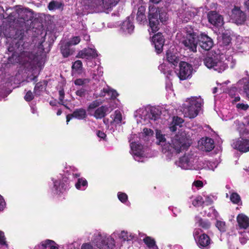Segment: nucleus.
Returning <instances> with one entry per match:
<instances>
[{
	"label": "nucleus",
	"mask_w": 249,
	"mask_h": 249,
	"mask_svg": "<svg viewBox=\"0 0 249 249\" xmlns=\"http://www.w3.org/2000/svg\"><path fill=\"white\" fill-rule=\"evenodd\" d=\"M117 237L125 243V242H129L134 239L135 235L125 231H116L110 236L96 231L93 235L91 241L100 249H113L115 245L114 238Z\"/></svg>",
	"instance_id": "nucleus-1"
},
{
	"label": "nucleus",
	"mask_w": 249,
	"mask_h": 249,
	"mask_svg": "<svg viewBox=\"0 0 249 249\" xmlns=\"http://www.w3.org/2000/svg\"><path fill=\"white\" fill-rule=\"evenodd\" d=\"M185 31L186 33V39L183 41V43L190 51L196 52L198 42L200 47L205 50H209L213 47V41L207 35L201 34L199 36L191 27H186Z\"/></svg>",
	"instance_id": "nucleus-2"
},
{
	"label": "nucleus",
	"mask_w": 249,
	"mask_h": 249,
	"mask_svg": "<svg viewBox=\"0 0 249 249\" xmlns=\"http://www.w3.org/2000/svg\"><path fill=\"white\" fill-rule=\"evenodd\" d=\"M204 63L208 68L213 69L221 73L226 70L229 66L233 68L236 64V60L231 55H216L213 57L207 56L204 60Z\"/></svg>",
	"instance_id": "nucleus-3"
},
{
	"label": "nucleus",
	"mask_w": 249,
	"mask_h": 249,
	"mask_svg": "<svg viewBox=\"0 0 249 249\" xmlns=\"http://www.w3.org/2000/svg\"><path fill=\"white\" fill-rule=\"evenodd\" d=\"M176 164L182 169L199 170L206 168L205 164L198 160L197 155L195 153L185 154L176 161Z\"/></svg>",
	"instance_id": "nucleus-4"
},
{
	"label": "nucleus",
	"mask_w": 249,
	"mask_h": 249,
	"mask_svg": "<svg viewBox=\"0 0 249 249\" xmlns=\"http://www.w3.org/2000/svg\"><path fill=\"white\" fill-rule=\"evenodd\" d=\"M203 104V101L200 97L188 98L182 107V111L184 117L190 119L195 118L201 109Z\"/></svg>",
	"instance_id": "nucleus-5"
},
{
	"label": "nucleus",
	"mask_w": 249,
	"mask_h": 249,
	"mask_svg": "<svg viewBox=\"0 0 249 249\" xmlns=\"http://www.w3.org/2000/svg\"><path fill=\"white\" fill-rule=\"evenodd\" d=\"M135 117L137 118V121L146 124L151 123V121L157 120L160 116L159 111L157 108L154 107H147L139 109L136 112Z\"/></svg>",
	"instance_id": "nucleus-6"
},
{
	"label": "nucleus",
	"mask_w": 249,
	"mask_h": 249,
	"mask_svg": "<svg viewBox=\"0 0 249 249\" xmlns=\"http://www.w3.org/2000/svg\"><path fill=\"white\" fill-rule=\"evenodd\" d=\"M159 19L161 22L166 21L167 19V13L162 10H157L154 5H150L149 9L148 19L151 32L155 33L159 29V20L158 18V14ZM150 32V31L149 30Z\"/></svg>",
	"instance_id": "nucleus-7"
},
{
	"label": "nucleus",
	"mask_w": 249,
	"mask_h": 249,
	"mask_svg": "<svg viewBox=\"0 0 249 249\" xmlns=\"http://www.w3.org/2000/svg\"><path fill=\"white\" fill-rule=\"evenodd\" d=\"M168 144L170 147L167 152L170 153H179L186 150L190 145L188 140L183 134H178L172 137L171 143H168Z\"/></svg>",
	"instance_id": "nucleus-8"
},
{
	"label": "nucleus",
	"mask_w": 249,
	"mask_h": 249,
	"mask_svg": "<svg viewBox=\"0 0 249 249\" xmlns=\"http://www.w3.org/2000/svg\"><path fill=\"white\" fill-rule=\"evenodd\" d=\"M130 153L133 156L134 160L138 162H143L144 159L147 157L146 152V149L143 146L136 142H132L130 144Z\"/></svg>",
	"instance_id": "nucleus-9"
},
{
	"label": "nucleus",
	"mask_w": 249,
	"mask_h": 249,
	"mask_svg": "<svg viewBox=\"0 0 249 249\" xmlns=\"http://www.w3.org/2000/svg\"><path fill=\"white\" fill-rule=\"evenodd\" d=\"M33 58V56L28 52H23L20 55L17 53H15L9 58V62L13 63H19L25 65L27 63H30Z\"/></svg>",
	"instance_id": "nucleus-10"
},
{
	"label": "nucleus",
	"mask_w": 249,
	"mask_h": 249,
	"mask_svg": "<svg viewBox=\"0 0 249 249\" xmlns=\"http://www.w3.org/2000/svg\"><path fill=\"white\" fill-rule=\"evenodd\" d=\"M179 69L177 73L178 77L181 80L190 79L192 76L193 66L186 62L182 61L179 63Z\"/></svg>",
	"instance_id": "nucleus-11"
},
{
	"label": "nucleus",
	"mask_w": 249,
	"mask_h": 249,
	"mask_svg": "<svg viewBox=\"0 0 249 249\" xmlns=\"http://www.w3.org/2000/svg\"><path fill=\"white\" fill-rule=\"evenodd\" d=\"M182 9L178 10V15L180 19L183 22H187L195 17L196 12L195 10L192 8H187L186 6Z\"/></svg>",
	"instance_id": "nucleus-12"
},
{
	"label": "nucleus",
	"mask_w": 249,
	"mask_h": 249,
	"mask_svg": "<svg viewBox=\"0 0 249 249\" xmlns=\"http://www.w3.org/2000/svg\"><path fill=\"white\" fill-rule=\"evenodd\" d=\"M15 18L22 19L25 21L31 20L33 17V13L31 11L27 8H18L15 12L12 13Z\"/></svg>",
	"instance_id": "nucleus-13"
},
{
	"label": "nucleus",
	"mask_w": 249,
	"mask_h": 249,
	"mask_svg": "<svg viewBox=\"0 0 249 249\" xmlns=\"http://www.w3.org/2000/svg\"><path fill=\"white\" fill-rule=\"evenodd\" d=\"M231 18L237 24H242L246 19L245 14L237 7L232 10Z\"/></svg>",
	"instance_id": "nucleus-14"
},
{
	"label": "nucleus",
	"mask_w": 249,
	"mask_h": 249,
	"mask_svg": "<svg viewBox=\"0 0 249 249\" xmlns=\"http://www.w3.org/2000/svg\"><path fill=\"white\" fill-rule=\"evenodd\" d=\"M199 148L202 151H210L214 148V142L209 138H202L198 142Z\"/></svg>",
	"instance_id": "nucleus-15"
},
{
	"label": "nucleus",
	"mask_w": 249,
	"mask_h": 249,
	"mask_svg": "<svg viewBox=\"0 0 249 249\" xmlns=\"http://www.w3.org/2000/svg\"><path fill=\"white\" fill-rule=\"evenodd\" d=\"M152 42L154 45L157 53H160L162 51L163 46L164 43V39L162 34L159 33L155 35L152 37Z\"/></svg>",
	"instance_id": "nucleus-16"
},
{
	"label": "nucleus",
	"mask_w": 249,
	"mask_h": 249,
	"mask_svg": "<svg viewBox=\"0 0 249 249\" xmlns=\"http://www.w3.org/2000/svg\"><path fill=\"white\" fill-rule=\"evenodd\" d=\"M209 21L215 26H220L223 23L222 17L215 11H211L208 14Z\"/></svg>",
	"instance_id": "nucleus-17"
},
{
	"label": "nucleus",
	"mask_w": 249,
	"mask_h": 249,
	"mask_svg": "<svg viewBox=\"0 0 249 249\" xmlns=\"http://www.w3.org/2000/svg\"><path fill=\"white\" fill-rule=\"evenodd\" d=\"M52 180L53 183L52 191L54 194L59 195L66 190L67 187V184H65L63 181H61L59 178H53Z\"/></svg>",
	"instance_id": "nucleus-18"
},
{
	"label": "nucleus",
	"mask_w": 249,
	"mask_h": 249,
	"mask_svg": "<svg viewBox=\"0 0 249 249\" xmlns=\"http://www.w3.org/2000/svg\"><path fill=\"white\" fill-rule=\"evenodd\" d=\"M97 56L96 51L92 48H87L80 51L77 56L86 59H90Z\"/></svg>",
	"instance_id": "nucleus-19"
},
{
	"label": "nucleus",
	"mask_w": 249,
	"mask_h": 249,
	"mask_svg": "<svg viewBox=\"0 0 249 249\" xmlns=\"http://www.w3.org/2000/svg\"><path fill=\"white\" fill-rule=\"evenodd\" d=\"M132 18L128 17L123 22L121 25V30L124 34H131L133 32L134 26L132 22Z\"/></svg>",
	"instance_id": "nucleus-20"
},
{
	"label": "nucleus",
	"mask_w": 249,
	"mask_h": 249,
	"mask_svg": "<svg viewBox=\"0 0 249 249\" xmlns=\"http://www.w3.org/2000/svg\"><path fill=\"white\" fill-rule=\"evenodd\" d=\"M156 138L158 140V143L162 146V151L163 153H166L169 150L170 145L168 143H166V139L164 136L163 135L160 131H157Z\"/></svg>",
	"instance_id": "nucleus-21"
},
{
	"label": "nucleus",
	"mask_w": 249,
	"mask_h": 249,
	"mask_svg": "<svg viewBox=\"0 0 249 249\" xmlns=\"http://www.w3.org/2000/svg\"><path fill=\"white\" fill-rule=\"evenodd\" d=\"M96 95L99 97H104L107 95L111 99H114L118 95V94L115 90L107 86L104 88L99 93H96Z\"/></svg>",
	"instance_id": "nucleus-22"
},
{
	"label": "nucleus",
	"mask_w": 249,
	"mask_h": 249,
	"mask_svg": "<svg viewBox=\"0 0 249 249\" xmlns=\"http://www.w3.org/2000/svg\"><path fill=\"white\" fill-rule=\"evenodd\" d=\"M86 117V112L84 109L79 108L75 109L72 114H69L67 116V124L72 118H75L77 119L82 120Z\"/></svg>",
	"instance_id": "nucleus-23"
},
{
	"label": "nucleus",
	"mask_w": 249,
	"mask_h": 249,
	"mask_svg": "<svg viewBox=\"0 0 249 249\" xmlns=\"http://www.w3.org/2000/svg\"><path fill=\"white\" fill-rule=\"evenodd\" d=\"M196 241L200 248L208 247L211 244V239L209 236L205 233L200 234Z\"/></svg>",
	"instance_id": "nucleus-24"
},
{
	"label": "nucleus",
	"mask_w": 249,
	"mask_h": 249,
	"mask_svg": "<svg viewBox=\"0 0 249 249\" xmlns=\"http://www.w3.org/2000/svg\"><path fill=\"white\" fill-rule=\"evenodd\" d=\"M113 109L112 108L109 110V107L102 106L101 107L97 108L91 115L94 116L96 119H101L104 117L107 112H110Z\"/></svg>",
	"instance_id": "nucleus-25"
},
{
	"label": "nucleus",
	"mask_w": 249,
	"mask_h": 249,
	"mask_svg": "<svg viewBox=\"0 0 249 249\" xmlns=\"http://www.w3.org/2000/svg\"><path fill=\"white\" fill-rule=\"evenodd\" d=\"M237 221L241 228L247 229L249 228V218L243 213L238 214Z\"/></svg>",
	"instance_id": "nucleus-26"
},
{
	"label": "nucleus",
	"mask_w": 249,
	"mask_h": 249,
	"mask_svg": "<svg viewBox=\"0 0 249 249\" xmlns=\"http://www.w3.org/2000/svg\"><path fill=\"white\" fill-rule=\"evenodd\" d=\"M239 88H242L247 97L249 99V77L240 80L237 84Z\"/></svg>",
	"instance_id": "nucleus-27"
},
{
	"label": "nucleus",
	"mask_w": 249,
	"mask_h": 249,
	"mask_svg": "<svg viewBox=\"0 0 249 249\" xmlns=\"http://www.w3.org/2000/svg\"><path fill=\"white\" fill-rule=\"evenodd\" d=\"M183 120L178 117H174L172 119V123L170 124L169 128L172 132L176 131L178 127H180L183 123Z\"/></svg>",
	"instance_id": "nucleus-28"
},
{
	"label": "nucleus",
	"mask_w": 249,
	"mask_h": 249,
	"mask_svg": "<svg viewBox=\"0 0 249 249\" xmlns=\"http://www.w3.org/2000/svg\"><path fill=\"white\" fill-rule=\"evenodd\" d=\"M145 11V7L144 6H141L138 8L137 14V20L141 23H143L146 21V16L144 14Z\"/></svg>",
	"instance_id": "nucleus-29"
},
{
	"label": "nucleus",
	"mask_w": 249,
	"mask_h": 249,
	"mask_svg": "<svg viewBox=\"0 0 249 249\" xmlns=\"http://www.w3.org/2000/svg\"><path fill=\"white\" fill-rule=\"evenodd\" d=\"M166 59L169 63L174 66H177L179 61L178 58L169 51H168L166 53Z\"/></svg>",
	"instance_id": "nucleus-30"
},
{
	"label": "nucleus",
	"mask_w": 249,
	"mask_h": 249,
	"mask_svg": "<svg viewBox=\"0 0 249 249\" xmlns=\"http://www.w3.org/2000/svg\"><path fill=\"white\" fill-rule=\"evenodd\" d=\"M88 186L87 180L84 178H79L75 184L76 188L78 190H85Z\"/></svg>",
	"instance_id": "nucleus-31"
},
{
	"label": "nucleus",
	"mask_w": 249,
	"mask_h": 249,
	"mask_svg": "<svg viewBox=\"0 0 249 249\" xmlns=\"http://www.w3.org/2000/svg\"><path fill=\"white\" fill-rule=\"evenodd\" d=\"M113 120L111 122V124H120L123 121V117L121 113L119 110H116L113 115Z\"/></svg>",
	"instance_id": "nucleus-32"
},
{
	"label": "nucleus",
	"mask_w": 249,
	"mask_h": 249,
	"mask_svg": "<svg viewBox=\"0 0 249 249\" xmlns=\"http://www.w3.org/2000/svg\"><path fill=\"white\" fill-rule=\"evenodd\" d=\"M62 4L61 2L56 1L52 0L48 4V7L50 10H55L61 8Z\"/></svg>",
	"instance_id": "nucleus-33"
},
{
	"label": "nucleus",
	"mask_w": 249,
	"mask_h": 249,
	"mask_svg": "<svg viewBox=\"0 0 249 249\" xmlns=\"http://www.w3.org/2000/svg\"><path fill=\"white\" fill-rule=\"evenodd\" d=\"M101 103L97 100L94 101L90 103L88 107L87 111L89 114L91 115V114L95 110V109L98 107Z\"/></svg>",
	"instance_id": "nucleus-34"
},
{
	"label": "nucleus",
	"mask_w": 249,
	"mask_h": 249,
	"mask_svg": "<svg viewBox=\"0 0 249 249\" xmlns=\"http://www.w3.org/2000/svg\"><path fill=\"white\" fill-rule=\"evenodd\" d=\"M143 241L149 248L151 249H158L157 246L155 245V242L150 237H145L144 238Z\"/></svg>",
	"instance_id": "nucleus-35"
},
{
	"label": "nucleus",
	"mask_w": 249,
	"mask_h": 249,
	"mask_svg": "<svg viewBox=\"0 0 249 249\" xmlns=\"http://www.w3.org/2000/svg\"><path fill=\"white\" fill-rule=\"evenodd\" d=\"M70 46L67 42L61 46V51L64 57H67L71 54Z\"/></svg>",
	"instance_id": "nucleus-36"
},
{
	"label": "nucleus",
	"mask_w": 249,
	"mask_h": 249,
	"mask_svg": "<svg viewBox=\"0 0 249 249\" xmlns=\"http://www.w3.org/2000/svg\"><path fill=\"white\" fill-rule=\"evenodd\" d=\"M3 231H0V245L3 249H8V244Z\"/></svg>",
	"instance_id": "nucleus-37"
},
{
	"label": "nucleus",
	"mask_w": 249,
	"mask_h": 249,
	"mask_svg": "<svg viewBox=\"0 0 249 249\" xmlns=\"http://www.w3.org/2000/svg\"><path fill=\"white\" fill-rule=\"evenodd\" d=\"M204 203L202 197L200 196H196L194 199L192 201V204L195 207H198L201 206Z\"/></svg>",
	"instance_id": "nucleus-38"
},
{
	"label": "nucleus",
	"mask_w": 249,
	"mask_h": 249,
	"mask_svg": "<svg viewBox=\"0 0 249 249\" xmlns=\"http://www.w3.org/2000/svg\"><path fill=\"white\" fill-rule=\"evenodd\" d=\"M204 215L209 217L216 218L218 216V213L213 207H211L209 209L208 212L206 211L204 212Z\"/></svg>",
	"instance_id": "nucleus-39"
},
{
	"label": "nucleus",
	"mask_w": 249,
	"mask_h": 249,
	"mask_svg": "<svg viewBox=\"0 0 249 249\" xmlns=\"http://www.w3.org/2000/svg\"><path fill=\"white\" fill-rule=\"evenodd\" d=\"M230 199L233 203L239 204L241 202L240 196L235 193L231 194L230 196Z\"/></svg>",
	"instance_id": "nucleus-40"
},
{
	"label": "nucleus",
	"mask_w": 249,
	"mask_h": 249,
	"mask_svg": "<svg viewBox=\"0 0 249 249\" xmlns=\"http://www.w3.org/2000/svg\"><path fill=\"white\" fill-rule=\"evenodd\" d=\"M197 223L199 226L205 229H208L210 227V222L207 221H204L200 218H198Z\"/></svg>",
	"instance_id": "nucleus-41"
},
{
	"label": "nucleus",
	"mask_w": 249,
	"mask_h": 249,
	"mask_svg": "<svg viewBox=\"0 0 249 249\" xmlns=\"http://www.w3.org/2000/svg\"><path fill=\"white\" fill-rule=\"evenodd\" d=\"M80 40L81 39L79 36H73L71 38L67 43L70 46L76 45L80 42Z\"/></svg>",
	"instance_id": "nucleus-42"
},
{
	"label": "nucleus",
	"mask_w": 249,
	"mask_h": 249,
	"mask_svg": "<svg viewBox=\"0 0 249 249\" xmlns=\"http://www.w3.org/2000/svg\"><path fill=\"white\" fill-rule=\"evenodd\" d=\"M216 227L221 231H225L226 230L225 223L224 221L217 220L216 223Z\"/></svg>",
	"instance_id": "nucleus-43"
},
{
	"label": "nucleus",
	"mask_w": 249,
	"mask_h": 249,
	"mask_svg": "<svg viewBox=\"0 0 249 249\" xmlns=\"http://www.w3.org/2000/svg\"><path fill=\"white\" fill-rule=\"evenodd\" d=\"M236 107L239 110H247L249 107V106L247 104H246L245 103H239L236 104Z\"/></svg>",
	"instance_id": "nucleus-44"
},
{
	"label": "nucleus",
	"mask_w": 249,
	"mask_h": 249,
	"mask_svg": "<svg viewBox=\"0 0 249 249\" xmlns=\"http://www.w3.org/2000/svg\"><path fill=\"white\" fill-rule=\"evenodd\" d=\"M46 243L47 247H49L50 249H58V246L53 240L47 239Z\"/></svg>",
	"instance_id": "nucleus-45"
},
{
	"label": "nucleus",
	"mask_w": 249,
	"mask_h": 249,
	"mask_svg": "<svg viewBox=\"0 0 249 249\" xmlns=\"http://www.w3.org/2000/svg\"><path fill=\"white\" fill-rule=\"evenodd\" d=\"M118 198L122 203L126 202L128 199L127 195L122 192H119L118 193Z\"/></svg>",
	"instance_id": "nucleus-46"
},
{
	"label": "nucleus",
	"mask_w": 249,
	"mask_h": 249,
	"mask_svg": "<svg viewBox=\"0 0 249 249\" xmlns=\"http://www.w3.org/2000/svg\"><path fill=\"white\" fill-rule=\"evenodd\" d=\"M43 89V85L41 82L37 83L34 89V92L36 94H39L41 90Z\"/></svg>",
	"instance_id": "nucleus-47"
},
{
	"label": "nucleus",
	"mask_w": 249,
	"mask_h": 249,
	"mask_svg": "<svg viewBox=\"0 0 249 249\" xmlns=\"http://www.w3.org/2000/svg\"><path fill=\"white\" fill-rule=\"evenodd\" d=\"M82 66V62L80 60H77L73 64L72 68L73 70H75V71H77L81 69Z\"/></svg>",
	"instance_id": "nucleus-48"
},
{
	"label": "nucleus",
	"mask_w": 249,
	"mask_h": 249,
	"mask_svg": "<svg viewBox=\"0 0 249 249\" xmlns=\"http://www.w3.org/2000/svg\"><path fill=\"white\" fill-rule=\"evenodd\" d=\"M89 82V80L87 79H77L74 81V84L76 85L81 86Z\"/></svg>",
	"instance_id": "nucleus-49"
},
{
	"label": "nucleus",
	"mask_w": 249,
	"mask_h": 249,
	"mask_svg": "<svg viewBox=\"0 0 249 249\" xmlns=\"http://www.w3.org/2000/svg\"><path fill=\"white\" fill-rule=\"evenodd\" d=\"M218 163L215 162H209L207 164V167L209 170H214L217 166Z\"/></svg>",
	"instance_id": "nucleus-50"
},
{
	"label": "nucleus",
	"mask_w": 249,
	"mask_h": 249,
	"mask_svg": "<svg viewBox=\"0 0 249 249\" xmlns=\"http://www.w3.org/2000/svg\"><path fill=\"white\" fill-rule=\"evenodd\" d=\"M34 98L33 93L31 91H28L24 96V99L26 101H30Z\"/></svg>",
	"instance_id": "nucleus-51"
},
{
	"label": "nucleus",
	"mask_w": 249,
	"mask_h": 249,
	"mask_svg": "<svg viewBox=\"0 0 249 249\" xmlns=\"http://www.w3.org/2000/svg\"><path fill=\"white\" fill-rule=\"evenodd\" d=\"M47 243L46 240L42 241L40 244L37 245L35 248V249H46Z\"/></svg>",
	"instance_id": "nucleus-52"
},
{
	"label": "nucleus",
	"mask_w": 249,
	"mask_h": 249,
	"mask_svg": "<svg viewBox=\"0 0 249 249\" xmlns=\"http://www.w3.org/2000/svg\"><path fill=\"white\" fill-rule=\"evenodd\" d=\"M97 73H96L95 72H94L93 73V78H95V76H101L102 75L103 73V68L102 67H100L99 66H98L97 67Z\"/></svg>",
	"instance_id": "nucleus-53"
},
{
	"label": "nucleus",
	"mask_w": 249,
	"mask_h": 249,
	"mask_svg": "<svg viewBox=\"0 0 249 249\" xmlns=\"http://www.w3.org/2000/svg\"><path fill=\"white\" fill-rule=\"evenodd\" d=\"M76 94L77 96L81 97H84L86 94V90L84 89L81 88L76 91Z\"/></svg>",
	"instance_id": "nucleus-54"
},
{
	"label": "nucleus",
	"mask_w": 249,
	"mask_h": 249,
	"mask_svg": "<svg viewBox=\"0 0 249 249\" xmlns=\"http://www.w3.org/2000/svg\"><path fill=\"white\" fill-rule=\"evenodd\" d=\"M201 231H202L200 229H195L193 232V235L196 241L198 239V237L199 236V235L201 233Z\"/></svg>",
	"instance_id": "nucleus-55"
},
{
	"label": "nucleus",
	"mask_w": 249,
	"mask_h": 249,
	"mask_svg": "<svg viewBox=\"0 0 249 249\" xmlns=\"http://www.w3.org/2000/svg\"><path fill=\"white\" fill-rule=\"evenodd\" d=\"M142 134L145 136H149L152 135L153 131L150 129L145 128L143 129Z\"/></svg>",
	"instance_id": "nucleus-56"
},
{
	"label": "nucleus",
	"mask_w": 249,
	"mask_h": 249,
	"mask_svg": "<svg viewBox=\"0 0 249 249\" xmlns=\"http://www.w3.org/2000/svg\"><path fill=\"white\" fill-rule=\"evenodd\" d=\"M6 205L5 202L3 197L0 195V211L3 210Z\"/></svg>",
	"instance_id": "nucleus-57"
},
{
	"label": "nucleus",
	"mask_w": 249,
	"mask_h": 249,
	"mask_svg": "<svg viewBox=\"0 0 249 249\" xmlns=\"http://www.w3.org/2000/svg\"><path fill=\"white\" fill-rule=\"evenodd\" d=\"M159 69L164 73H166L168 71V69L164 64L160 65L159 67Z\"/></svg>",
	"instance_id": "nucleus-58"
},
{
	"label": "nucleus",
	"mask_w": 249,
	"mask_h": 249,
	"mask_svg": "<svg viewBox=\"0 0 249 249\" xmlns=\"http://www.w3.org/2000/svg\"><path fill=\"white\" fill-rule=\"evenodd\" d=\"M213 203V199L211 196H206L205 200L204 201V203L206 205H209Z\"/></svg>",
	"instance_id": "nucleus-59"
},
{
	"label": "nucleus",
	"mask_w": 249,
	"mask_h": 249,
	"mask_svg": "<svg viewBox=\"0 0 249 249\" xmlns=\"http://www.w3.org/2000/svg\"><path fill=\"white\" fill-rule=\"evenodd\" d=\"M248 239L249 237L247 235H242V236L240 238V241L242 244H244Z\"/></svg>",
	"instance_id": "nucleus-60"
},
{
	"label": "nucleus",
	"mask_w": 249,
	"mask_h": 249,
	"mask_svg": "<svg viewBox=\"0 0 249 249\" xmlns=\"http://www.w3.org/2000/svg\"><path fill=\"white\" fill-rule=\"evenodd\" d=\"M81 249H93L92 246L89 243H86L82 245Z\"/></svg>",
	"instance_id": "nucleus-61"
},
{
	"label": "nucleus",
	"mask_w": 249,
	"mask_h": 249,
	"mask_svg": "<svg viewBox=\"0 0 249 249\" xmlns=\"http://www.w3.org/2000/svg\"><path fill=\"white\" fill-rule=\"evenodd\" d=\"M222 39L223 40V42L225 44V45L229 44L231 42V38L230 36H227L225 37L223 36L222 37Z\"/></svg>",
	"instance_id": "nucleus-62"
},
{
	"label": "nucleus",
	"mask_w": 249,
	"mask_h": 249,
	"mask_svg": "<svg viewBox=\"0 0 249 249\" xmlns=\"http://www.w3.org/2000/svg\"><path fill=\"white\" fill-rule=\"evenodd\" d=\"M59 99L61 102H62L64 98V91L63 90H60L59 91Z\"/></svg>",
	"instance_id": "nucleus-63"
},
{
	"label": "nucleus",
	"mask_w": 249,
	"mask_h": 249,
	"mask_svg": "<svg viewBox=\"0 0 249 249\" xmlns=\"http://www.w3.org/2000/svg\"><path fill=\"white\" fill-rule=\"evenodd\" d=\"M194 185L197 187H201L203 186V183L201 181L197 180L195 181L193 183Z\"/></svg>",
	"instance_id": "nucleus-64"
}]
</instances>
